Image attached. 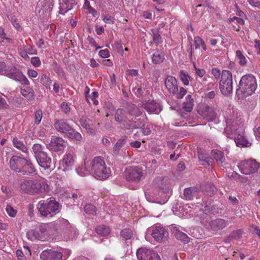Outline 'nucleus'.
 Returning a JSON list of instances; mask_svg holds the SVG:
<instances>
[{
  "label": "nucleus",
  "instance_id": "1",
  "mask_svg": "<svg viewBox=\"0 0 260 260\" xmlns=\"http://www.w3.org/2000/svg\"><path fill=\"white\" fill-rule=\"evenodd\" d=\"M226 127L225 133L228 138L234 139L237 146L240 147H248L251 144L243 135L242 124L241 119L236 118H228L226 120Z\"/></svg>",
  "mask_w": 260,
  "mask_h": 260
},
{
  "label": "nucleus",
  "instance_id": "2",
  "mask_svg": "<svg viewBox=\"0 0 260 260\" xmlns=\"http://www.w3.org/2000/svg\"><path fill=\"white\" fill-rule=\"evenodd\" d=\"M9 166L11 170L23 175H31L36 172L31 161L21 155L13 156L9 161Z\"/></svg>",
  "mask_w": 260,
  "mask_h": 260
},
{
  "label": "nucleus",
  "instance_id": "3",
  "mask_svg": "<svg viewBox=\"0 0 260 260\" xmlns=\"http://www.w3.org/2000/svg\"><path fill=\"white\" fill-rule=\"evenodd\" d=\"M20 188L22 192L31 195L47 192L50 190L49 186L44 178L22 181L20 183Z\"/></svg>",
  "mask_w": 260,
  "mask_h": 260
},
{
  "label": "nucleus",
  "instance_id": "4",
  "mask_svg": "<svg viewBox=\"0 0 260 260\" xmlns=\"http://www.w3.org/2000/svg\"><path fill=\"white\" fill-rule=\"evenodd\" d=\"M236 93L241 98H246L253 93L257 88L256 80L252 74L243 76L239 83Z\"/></svg>",
  "mask_w": 260,
  "mask_h": 260
},
{
  "label": "nucleus",
  "instance_id": "5",
  "mask_svg": "<svg viewBox=\"0 0 260 260\" xmlns=\"http://www.w3.org/2000/svg\"><path fill=\"white\" fill-rule=\"evenodd\" d=\"M37 208L41 216L50 218L60 212L61 206L55 198L51 197L46 201H40Z\"/></svg>",
  "mask_w": 260,
  "mask_h": 260
},
{
  "label": "nucleus",
  "instance_id": "6",
  "mask_svg": "<svg viewBox=\"0 0 260 260\" xmlns=\"http://www.w3.org/2000/svg\"><path fill=\"white\" fill-rule=\"evenodd\" d=\"M91 166L92 172L96 179L103 180L110 177V169L107 167L102 157H94L91 162Z\"/></svg>",
  "mask_w": 260,
  "mask_h": 260
},
{
  "label": "nucleus",
  "instance_id": "7",
  "mask_svg": "<svg viewBox=\"0 0 260 260\" xmlns=\"http://www.w3.org/2000/svg\"><path fill=\"white\" fill-rule=\"evenodd\" d=\"M32 152L38 165L45 170H53V162L51 157L45 152L44 147L40 144L33 145Z\"/></svg>",
  "mask_w": 260,
  "mask_h": 260
},
{
  "label": "nucleus",
  "instance_id": "8",
  "mask_svg": "<svg viewBox=\"0 0 260 260\" xmlns=\"http://www.w3.org/2000/svg\"><path fill=\"white\" fill-rule=\"evenodd\" d=\"M54 127L56 130L72 139L81 142L82 140L81 135L76 131L66 121L63 119H56L54 122Z\"/></svg>",
  "mask_w": 260,
  "mask_h": 260
},
{
  "label": "nucleus",
  "instance_id": "9",
  "mask_svg": "<svg viewBox=\"0 0 260 260\" xmlns=\"http://www.w3.org/2000/svg\"><path fill=\"white\" fill-rule=\"evenodd\" d=\"M146 171L140 166H130L124 171L125 180L132 183L137 184L145 179Z\"/></svg>",
  "mask_w": 260,
  "mask_h": 260
},
{
  "label": "nucleus",
  "instance_id": "10",
  "mask_svg": "<svg viewBox=\"0 0 260 260\" xmlns=\"http://www.w3.org/2000/svg\"><path fill=\"white\" fill-rule=\"evenodd\" d=\"M233 77L232 73L228 70H223L219 82L221 93L225 95H230L233 92Z\"/></svg>",
  "mask_w": 260,
  "mask_h": 260
},
{
  "label": "nucleus",
  "instance_id": "11",
  "mask_svg": "<svg viewBox=\"0 0 260 260\" xmlns=\"http://www.w3.org/2000/svg\"><path fill=\"white\" fill-rule=\"evenodd\" d=\"M3 75L20 82L21 84L25 85H28L29 84V81L27 78L19 69L15 66L6 67Z\"/></svg>",
  "mask_w": 260,
  "mask_h": 260
},
{
  "label": "nucleus",
  "instance_id": "12",
  "mask_svg": "<svg viewBox=\"0 0 260 260\" xmlns=\"http://www.w3.org/2000/svg\"><path fill=\"white\" fill-rule=\"evenodd\" d=\"M54 6L53 0L39 1L36 8V13L40 17H49Z\"/></svg>",
  "mask_w": 260,
  "mask_h": 260
},
{
  "label": "nucleus",
  "instance_id": "13",
  "mask_svg": "<svg viewBox=\"0 0 260 260\" xmlns=\"http://www.w3.org/2000/svg\"><path fill=\"white\" fill-rule=\"evenodd\" d=\"M198 113L204 119L208 121H213L217 116L216 108L206 103H203L200 105Z\"/></svg>",
  "mask_w": 260,
  "mask_h": 260
},
{
  "label": "nucleus",
  "instance_id": "14",
  "mask_svg": "<svg viewBox=\"0 0 260 260\" xmlns=\"http://www.w3.org/2000/svg\"><path fill=\"white\" fill-rule=\"evenodd\" d=\"M239 168L242 174L249 175L256 172L260 167L255 160H246L241 162Z\"/></svg>",
  "mask_w": 260,
  "mask_h": 260
},
{
  "label": "nucleus",
  "instance_id": "15",
  "mask_svg": "<svg viewBox=\"0 0 260 260\" xmlns=\"http://www.w3.org/2000/svg\"><path fill=\"white\" fill-rule=\"evenodd\" d=\"M136 254L139 260H160L157 253L146 248H139Z\"/></svg>",
  "mask_w": 260,
  "mask_h": 260
},
{
  "label": "nucleus",
  "instance_id": "16",
  "mask_svg": "<svg viewBox=\"0 0 260 260\" xmlns=\"http://www.w3.org/2000/svg\"><path fill=\"white\" fill-rule=\"evenodd\" d=\"M46 147L52 152H59L64 149L66 144L62 138L53 136L51 138L50 142L47 144Z\"/></svg>",
  "mask_w": 260,
  "mask_h": 260
},
{
  "label": "nucleus",
  "instance_id": "17",
  "mask_svg": "<svg viewBox=\"0 0 260 260\" xmlns=\"http://www.w3.org/2000/svg\"><path fill=\"white\" fill-rule=\"evenodd\" d=\"M153 238L157 242H164L168 240L169 233L164 227L156 226L151 234Z\"/></svg>",
  "mask_w": 260,
  "mask_h": 260
},
{
  "label": "nucleus",
  "instance_id": "18",
  "mask_svg": "<svg viewBox=\"0 0 260 260\" xmlns=\"http://www.w3.org/2000/svg\"><path fill=\"white\" fill-rule=\"evenodd\" d=\"M40 258L42 260H62L63 254L60 252L47 249L41 252Z\"/></svg>",
  "mask_w": 260,
  "mask_h": 260
},
{
  "label": "nucleus",
  "instance_id": "19",
  "mask_svg": "<svg viewBox=\"0 0 260 260\" xmlns=\"http://www.w3.org/2000/svg\"><path fill=\"white\" fill-rule=\"evenodd\" d=\"M142 107L144 108L149 114L153 113L158 114L161 110L159 104L155 103L153 100L143 102Z\"/></svg>",
  "mask_w": 260,
  "mask_h": 260
},
{
  "label": "nucleus",
  "instance_id": "20",
  "mask_svg": "<svg viewBox=\"0 0 260 260\" xmlns=\"http://www.w3.org/2000/svg\"><path fill=\"white\" fill-rule=\"evenodd\" d=\"M165 86L168 91L175 94L178 90L177 79L172 76H167L165 82Z\"/></svg>",
  "mask_w": 260,
  "mask_h": 260
},
{
  "label": "nucleus",
  "instance_id": "21",
  "mask_svg": "<svg viewBox=\"0 0 260 260\" xmlns=\"http://www.w3.org/2000/svg\"><path fill=\"white\" fill-rule=\"evenodd\" d=\"M229 224V222L222 218H216L212 220L209 223V225L212 231L217 232L221 230Z\"/></svg>",
  "mask_w": 260,
  "mask_h": 260
},
{
  "label": "nucleus",
  "instance_id": "22",
  "mask_svg": "<svg viewBox=\"0 0 260 260\" xmlns=\"http://www.w3.org/2000/svg\"><path fill=\"white\" fill-rule=\"evenodd\" d=\"M76 156L71 153L66 154L62 158V167L63 170H70L73 168L75 162Z\"/></svg>",
  "mask_w": 260,
  "mask_h": 260
},
{
  "label": "nucleus",
  "instance_id": "23",
  "mask_svg": "<svg viewBox=\"0 0 260 260\" xmlns=\"http://www.w3.org/2000/svg\"><path fill=\"white\" fill-rule=\"evenodd\" d=\"M125 108L128 114L132 116L139 117L142 114V110L137 105L132 103H127Z\"/></svg>",
  "mask_w": 260,
  "mask_h": 260
},
{
  "label": "nucleus",
  "instance_id": "24",
  "mask_svg": "<svg viewBox=\"0 0 260 260\" xmlns=\"http://www.w3.org/2000/svg\"><path fill=\"white\" fill-rule=\"evenodd\" d=\"M77 4L76 0H62L59 3V12L64 14L73 8V5Z\"/></svg>",
  "mask_w": 260,
  "mask_h": 260
},
{
  "label": "nucleus",
  "instance_id": "25",
  "mask_svg": "<svg viewBox=\"0 0 260 260\" xmlns=\"http://www.w3.org/2000/svg\"><path fill=\"white\" fill-rule=\"evenodd\" d=\"M172 234L174 235L176 238L184 243H188L189 241V238L188 236L181 232L177 226H173L171 229Z\"/></svg>",
  "mask_w": 260,
  "mask_h": 260
},
{
  "label": "nucleus",
  "instance_id": "26",
  "mask_svg": "<svg viewBox=\"0 0 260 260\" xmlns=\"http://www.w3.org/2000/svg\"><path fill=\"white\" fill-rule=\"evenodd\" d=\"M199 188L196 187L186 188L184 190V199L191 200L195 197L199 191Z\"/></svg>",
  "mask_w": 260,
  "mask_h": 260
},
{
  "label": "nucleus",
  "instance_id": "27",
  "mask_svg": "<svg viewBox=\"0 0 260 260\" xmlns=\"http://www.w3.org/2000/svg\"><path fill=\"white\" fill-rule=\"evenodd\" d=\"M58 222L60 228L62 231H65L66 233L72 232L73 230H74V228L72 226L68 220L64 218H59Z\"/></svg>",
  "mask_w": 260,
  "mask_h": 260
},
{
  "label": "nucleus",
  "instance_id": "28",
  "mask_svg": "<svg viewBox=\"0 0 260 260\" xmlns=\"http://www.w3.org/2000/svg\"><path fill=\"white\" fill-rule=\"evenodd\" d=\"M211 155L218 164H222L225 160L224 153L220 150H212Z\"/></svg>",
  "mask_w": 260,
  "mask_h": 260
},
{
  "label": "nucleus",
  "instance_id": "29",
  "mask_svg": "<svg viewBox=\"0 0 260 260\" xmlns=\"http://www.w3.org/2000/svg\"><path fill=\"white\" fill-rule=\"evenodd\" d=\"M126 117L124 110L121 108H118L116 110L114 114V119L118 124H122V122Z\"/></svg>",
  "mask_w": 260,
  "mask_h": 260
},
{
  "label": "nucleus",
  "instance_id": "30",
  "mask_svg": "<svg viewBox=\"0 0 260 260\" xmlns=\"http://www.w3.org/2000/svg\"><path fill=\"white\" fill-rule=\"evenodd\" d=\"M120 236L122 238V240L127 241L131 240L134 237L133 231L129 228H125L122 230L120 233Z\"/></svg>",
  "mask_w": 260,
  "mask_h": 260
},
{
  "label": "nucleus",
  "instance_id": "31",
  "mask_svg": "<svg viewBox=\"0 0 260 260\" xmlns=\"http://www.w3.org/2000/svg\"><path fill=\"white\" fill-rule=\"evenodd\" d=\"M13 145L17 149L20 150L23 152L28 153V149L24 143L19 140L17 137L13 138Z\"/></svg>",
  "mask_w": 260,
  "mask_h": 260
},
{
  "label": "nucleus",
  "instance_id": "32",
  "mask_svg": "<svg viewBox=\"0 0 260 260\" xmlns=\"http://www.w3.org/2000/svg\"><path fill=\"white\" fill-rule=\"evenodd\" d=\"M96 233L102 236H106L110 233V228L104 225L98 226L95 229Z\"/></svg>",
  "mask_w": 260,
  "mask_h": 260
},
{
  "label": "nucleus",
  "instance_id": "33",
  "mask_svg": "<svg viewBox=\"0 0 260 260\" xmlns=\"http://www.w3.org/2000/svg\"><path fill=\"white\" fill-rule=\"evenodd\" d=\"M27 236L28 238L31 240L39 239L41 238V234L38 230V229L36 228L34 230H30L27 233Z\"/></svg>",
  "mask_w": 260,
  "mask_h": 260
},
{
  "label": "nucleus",
  "instance_id": "34",
  "mask_svg": "<svg viewBox=\"0 0 260 260\" xmlns=\"http://www.w3.org/2000/svg\"><path fill=\"white\" fill-rule=\"evenodd\" d=\"M165 59L163 53L159 52H156L152 55V60L154 64H159L162 62Z\"/></svg>",
  "mask_w": 260,
  "mask_h": 260
},
{
  "label": "nucleus",
  "instance_id": "35",
  "mask_svg": "<svg viewBox=\"0 0 260 260\" xmlns=\"http://www.w3.org/2000/svg\"><path fill=\"white\" fill-rule=\"evenodd\" d=\"M135 123L133 119H128L126 117L122 122V124L126 129L138 128V126H136Z\"/></svg>",
  "mask_w": 260,
  "mask_h": 260
},
{
  "label": "nucleus",
  "instance_id": "36",
  "mask_svg": "<svg viewBox=\"0 0 260 260\" xmlns=\"http://www.w3.org/2000/svg\"><path fill=\"white\" fill-rule=\"evenodd\" d=\"M52 68L58 76L60 77H64L65 72L63 69L57 63L54 61L52 64Z\"/></svg>",
  "mask_w": 260,
  "mask_h": 260
},
{
  "label": "nucleus",
  "instance_id": "37",
  "mask_svg": "<svg viewBox=\"0 0 260 260\" xmlns=\"http://www.w3.org/2000/svg\"><path fill=\"white\" fill-rule=\"evenodd\" d=\"M180 77L181 79V80L185 85H189V80H191L190 77L189 76L188 74L183 71L181 70L180 72Z\"/></svg>",
  "mask_w": 260,
  "mask_h": 260
},
{
  "label": "nucleus",
  "instance_id": "38",
  "mask_svg": "<svg viewBox=\"0 0 260 260\" xmlns=\"http://www.w3.org/2000/svg\"><path fill=\"white\" fill-rule=\"evenodd\" d=\"M40 82L47 88H50L51 84L50 78L46 74H42L40 79Z\"/></svg>",
  "mask_w": 260,
  "mask_h": 260
},
{
  "label": "nucleus",
  "instance_id": "39",
  "mask_svg": "<svg viewBox=\"0 0 260 260\" xmlns=\"http://www.w3.org/2000/svg\"><path fill=\"white\" fill-rule=\"evenodd\" d=\"M21 93L23 96L26 98L27 99H31L34 96V92L33 90L29 88L26 89H21Z\"/></svg>",
  "mask_w": 260,
  "mask_h": 260
},
{
  "label": "nucleus",
  "instance_id": "40",
  "mask_svg": "<svg viewBox=\"0 0 260 260\" xmlns=\"http://www.w3.org/2000/svg\"><path fill=\"white\" fill-rule=\"evenodd\" d=\"M243 234V231L241 229L233 231L230 234V237L233 238V239L238 240L242 237V235Z\"/></svg>",
  "mask_w": 260,
  "mask_h": 260
},
{
  "label": "nucleus",
  "instance_id": "41",
  "mask_svg": "<svg viewBox=\"0 0 260 260\" xmlns=\"http://www.w3.org/2000/svg\"><path fill=\"white\" fill-rule=\"evenodd\" d=\"M84 211L87 214L95 215L96 212V208L94 206L91 204H87L84 208Z\"/></svg>",
  "mask_w": 260,
  "mask_h": 260
},
{
  "label": "nucleus",
  "instance_id": "42",
  "mask_svg": "<svg viewBox=\"0 0 260 260\" xmlns=\"http://www.w3.org/2000/svg\"><path fill=\"white\" fill-rule=\"evenodd\" d=\"M43 112L41 109L36 110L35 112V124L39 125L42 119Z\"/></svg>",
  "mask_w": 260,
  "mask_h": 260
},
{
  "label": "nucleus",
  "instance_id": "43",
  "mask_svg": "<svg viewBox=\"0 0 260 260\" xmlns=\"http://www.w3.org/2000/svg\"><path fill=\"white\" fill-rule=\"evenodd\" d=\"M159 32V30L152 31L153 40L156 44H159L162 42V39Z\"/></svg>",
  "mask_w": 260,
  "mask_h": 260
},
{
  "label": "nucleus",
  "instance_id": "44",
  "mask_svg": "<svg viewBox=\"0 0 260 260\" xmlns=\"http://www.w3.org/2000/svg\"><path fill=\"white\" fill-rule=\"evenodd\" d=\"M90 120L88 119L86 117H82L79 119V123L83 127L86 128V129L90 128V125L89 124V122Z\"/></svg>",
  "mask_w": 260,
  "mask_h": 260
},
{
  "label": "nucleus",
  "instance_id": "45",
  "mask_svg": "<svg viewBox=\"0 0 260 260\" xmlns=\"http://www.w3.org/2000/svg\"><path fill=\"white\" fill-rule=\"evenodd\" d=\"M236 56L239 59V63L241 66H244L246 63V60L245 56L243 55L241 51L240 50L236 51Z\"/></svg>",
  "mask_w": 260,
  "mask_h": 260
},
{
  "label": "nucleus",
  "instance_id": "46",
  "mask_svg": "<svg viewBox=\"0 0 260 260\" xmlns=\"http://www.w3.org/2000/svg\"><path fill=\"white\" fill-rule=\"evenodd\" d=\"M206 192L208 196H212L216 192V187L213 184H209L207 185Z\"/></svg>",
  "mask_w": 260,
  "mask_h": 260
},
{
  "label": "nucleus",
  "instance_id": "47",
  "mask_svg": "<svg viewBox=\"0 0 260 260\" xmlns=\"http://www.w3.org/2000/svg\"><path fill=\"white\" fill-rule=\"evenodd\" d=\"M6 210L8 214L12 217H14L16 215L17 210L14 209L11 205H7L6 206Z\"/></svg>",
  "mask_w": 260,
  "mask_h": 260
},
{
  "label": "nucleus",
  "instance_id": "48",
  "mask_svg": "<svg viewBox=\"0 0 260 260\" xmlns=\"http://www.w3.org/2000/svg\"><path fill=\"white\" fill-rule=\"evenodd\" d=\"M193 106V103L185 102L183 103L182 108L185 111L190 112L192 110Z\"/></svg>",
  "mask_w": 260,
  "mask_h": 260
},
{
  "label": "nucleus",
  "instance_id": "49",
  "mask_svg": "<svg viewBox=\"0 0 260 260\" xmlns=\"http://www.w3.org/2000/svg\"><path fill=\"white\" fill-rule=\"evenodd\" d=\"M61 111L65 114H67L70 112V107L66 102H62L60 105Z\"/></svg>",
  "mask_w": 260,
  "mask_h": 260
},
{
  "label": "nucleus",
  "instance_id": "50",
  "mask_svg": "<svg viewBox=\"0 0 260 260\" xmlns=\"http://www.w3.org/2000/svg\"><path fill=\"white\" fill-rule=\"evenodd\" d=\"M127 139V137L126 136H123L117 141L116 144L121 148L125 145Z\"/></svg>",
  "mask_w": 260,
  "mask_h": 260
},
{
  "label": "nucleus",
  "instance_id": "51",
  "mask_svg": "<svg viewBox=\"0 0 260 260\" xmlns=\"http://www.w3.org/2000/svg\"><path fill=\"white\" fill-rule=\"evenodd\" d=\"M47 224L41 223L36 228L39 232L42 235L45 233L47 230Z\"/></svg>",
  "mask_w": 260,
  "mask_h": 260
},
{
  "label": "nucleus",
  "instance_id": "52",
  "mask_svg": "<svg viewBox=\"0 0 260 260\" xmlns=\"http://www.w3.org/2000/svg\"><path fill=\"white\" fill-rule=\"evenodd\" d=\"M30 62L35 67H38L41 64V60L39 57H33L30 59Z\"/></svg>",
  "mask_w": 260,
  "mask_h": 260
},
{
  "label": "nucleus",
  "instance_id": "53",
  "mask_svg": "<svg viewBox=\"0 0 260 260\" xmlns=\"http://www.w3.org/2000/svg\"><path fill=\"white\" fill-rule=\"evenodd\" d=\"M211 73L216 79H218L220 78V76H221L220 70L217 68H213L212 69Z\"/></svg>",
  "mask_w": 260,
  "mask_h": 260
},
{
  "label": "nucleus",
  "instance_id": "54",
  "mask_svg": "<svg viewBox=\"0 0 260 260\" xmlns=\"http://www.w3.org/2000/svg\"><path fill=\"white\" fill-rule=\"evenodd\" d=\"M99 54L102 58H108L110 56L109 51L107 49L100 50Z\"/></svg>",
  "mask_w": 260,
  "mask_h": 260
},
{
  "label": "nucleus",
  "instance_id": "55",
  "mask_svg": "<svg viewBox=\"0 0 260 260\" xmlns=\"http://www.w3.org/2000/svg\"><path fill=\"white\" fill-rule=\"evenodd\" d=\"M46 133V129L41 127L38 128L37 132V136L40 137V139L43 138L45 136Z\"/></svg>",
  "mask_w": 260,
  "mask_h": 260
},
{
  "label": "nucleus",
  "instance_id": "56",
  "mask_svg": "<svg viewBox=\"0 0 260 260\" xmlns=\"http://www.w3.org/2000/svg\"><path fill=\"white\" fill-rule=\"evenodd\" d=\"M249 4L253 7L260 9V0H247Z\"/></svg>",
  "mask_w": 260,
  "mask_h": 260
},
{
  "label": "nucleus",
  "instance_id": "57",
  "mask_svg": "<svg viewBox=\"0 0 260 260\" xmlns=\"http://www.w3.org/2000/svg\"><path fill=\"white\" fill-rule=\"evenodd\" d=\"M8 106L6 100L0 95V109H6Z\"/></svg>",
  "mask_w": 260,
  "mask_h": 260
},
{
  "label": "nucleus",
  "instance_id": "58",
  "mask_svg": "<svg viewBox=\"0 0 260 260\" xmlns=\"http://www.w3.org/2000/svg\"><path fill=\"white\" fill-rule=\"evenodd\" d=\"M187 52L189 54V57L190 60L192 58V55H193V49H192V45L191 44V42L188 43L187 45Z\"/></svg>",
  "mask_w": 260,
  "mask_h": 260
},
{
  "label": "nucleus",
  "instance_id": "59",
  "mask_svg": "<svg viewBox=\"0 0 260 260\" xmlns=\"http://www.w3.org/2000/svg\"><path fill=\"white\" fill-rule=\"evenodd\" d=\"M186 89L183 87H181L180 88V91L179 93L177 94V98L178 99H182L183 96L186 93Z\"/></svg>",
  "mask_w": 260,
  "mask_h": 260
},
{
  "label": "nucleus",
  "instance_id": "60",
  "mask_svg": "<svg viewBox=\"0 0 260 260\" xmlns=\"http://www.w3.org/2000/svg\"><path fill=\"white\" fill-rule=\"evenodd\" d=\"M203 39L199 37H197L194 38V44H195V48L196 49H198L200 48V46L201 45L202 43H200V41H203Z\"/></svg>",
  "mask_w": 260,
  "mask_h": 260
},
{
  "label": "nucleus",
  "instance_id": "61",
  "mask_svg": "<svg viewBox=\"0 0 260 260\" xmlns=\"http://www.w3.org/2000/svg\"><path fill=\"white\" fill-rule=\"evenodd\" d=\"M196 74L200 77H202L205 74V71L203 69H200L194 67Z\"/></svg>",
  "mask_w": 260,
  "mask_h": 260
},
{
  "label": "nucleus",
  "instance_id": "62",
  "mask_svg": "<svg viewBox=\"0 0 260 260\" xmlns=\"http://www.w3.org/2000/svg\"><path fill=\"white\" fill-rule=\"evenodd\" d=\"M129 145L132 147L139 148L141 146V143L140 141H135L130 143Z\"/></svg>",
  "mask_w": 260,
  "mask_h": 260
},
{
  "label": "nucleus",
  "instance_id": "63",
  "mask_svg": "<svg viewBox=\"0 0 260 260\" xmlns=\"http://www.w3.org/2000/svg\"><path fill=\"white\" fill-rule=\"evenodd\" d=\"M28 75L29 77L35 78L37 76L38 73L36 71L30 69L28 70Z\"/></svg>",
  "mask_w": 260,
  "mask_h": 260
},
{
  "label": "nucleus",
  "instance_id": "64",
  "mask_svg": "<svg viewBox=\"0 0 260 260\" xmlns=\"http://www.w3.org/2000/svg\"><path fill=\"white\" fill-rule=\"evenodd\" d=\"M251 230H252V232L254 234L257 235L258 236V237L260 238V230L258 228V226H253L252 227Z\"/></svg>",
  "mask_w": 260,
  "mask_h": 260
}]
</instances>
